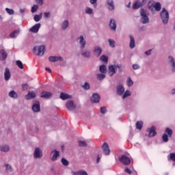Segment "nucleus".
I'll use <instances>...</instances> for the list:
<instances>
[{"label":"nucleus","mask_w":175,"mask_h":175,"mask_svg":"<svg viewBox=\"0 0 175 175\" xmlns=\"http://www.w3.org/2000/svg\"><path fill=\"white\" fill-rule=\"evenodd\" d=\"M160 18L163 25H167V23H169V12L166 10V8H163L161 11Z\"/></svg>","instance_id":"nucleus-1"},{"label":"nucleus","mask_w":175,"mask_h":175,"mask_svg":"<svg viewBox=\"0 0 175 175\" xmlns=\"http://www.w3.org/2000/svg\"><path fill=\"white\" fill-rule=\"evenodd\" d=\"M139 14L141 16V23L142 24H148L150 23V18H148V14L147 12L142 8L139 10Z\"/></svg>","instance_id":"nucleus-2"},{"label":"nucleus","mask_w":175,"mask_h":175,"mask_svg":"<svg viewBox=\"0 0 175 175\" xmlns=\"http://www.w3.org/2000/svg\"><path fill=\"white\" fill-rule=\"evenodd\" d=\"M46 51V46L44 45L37 46L33 48V53L37 55H43Z\"/></svg>","instance_id":"nucleus-3"},{"label":"nucleus","mask_w":175,"mask_h":175,"mask_svg":"<svg viewBox=\"0 0 175 175\" xmlns=\"http://www.w3.org/2000/svg\"><path fill=\"white\" fill-rule=\"evenodd\" d=\"M167 64L172 73H175V59L173 56L170 55L167 57Z\"/></svg>","instance_id":"nucleus-4"},{"label":"nucleus","mask_w":175,"mask_h":175,"mask_svg":"<svg viewBox=\"0 0 175 175\" xmlns=\"http://www.w3.org/2000/svg\"><path fill=\"white\" fill-rule=\"evenodd\" d=\"M33 155L35 159H40V158L43 157V152L42 151L40 148L36 147L34 150Z\"/></svg>","instance_id":"nucleus-5"},{"label":"nucleus","mask_w":175,"mask_h":175,"mask_svg":"<svg viewBox=\"0 0 175 175\" xmlns=\"http://www.w3.org/2000/svg\"><path fill=\"white\" fill-rule=\"evenodd\" d=\"M119 161L125 166L131 164V159L126 157V155L125 154H123L120 157H119Z\"/></svg>","instance_id":"nucleus-6"},{"label":"nucleus","mask_w":175,"mask_h":175,"mask_svg":"<svg viewBox=\"0 0 175 175\" xmlns=\"http://www.w3.org/2000/svg\"><path fill=\"white\" fill-rule=\"evenodd\" d=\"M77 42H78L80 49H84L85 47V44H87V42L85 41V39L84 38L83 36H80L77 38Z\"/></svg>","instance_id":"nucleus-7"},{"label":"nucleus","mask_w":175,"mask_h":175,"mask_svg":"<svg viewBox=\"0 0 175 175\" xmlns=\"http://www.w3.org/2000/svg\"><path fill=\"white\" fill-rule=\"evenodd\" d=\"M105 6H107V9L110 12H113V10H115L116 9L113 0H107L105 3Z\"/></svg>","instance_id":"nucleus-8"},{"label":"nucleus","mask_w":175,"mask_h":175,"mask_svg":"<svg viewBox=\"0 0 175 175\" xmlns=\"http://www.w3.org/2000/svg\"><path fill=\"white\" fill-rule=\"evenodd\" d=\"M66 107L68 109V110L72 111L76 109V104H75L74 100H68L66 103Z\"/></svg>","instance_id":"nucleus-9"},{"label":"nucleus","mask_w":175,"mask_h":175,"mask_svg":"<svg viewBox=\"0 0 175 175\" xmlns=\"http://www.w3.org/2000/svg\"><path fill=\"white\" fill-rule=\"evenodd\" d=\"M92 103H99L100 100V96L98 93H94L90 98Z\"/></svg>","instance_id":"nucleus-10"},{"label":"nucleus","mask_w":175,"mask_h":175,"mask_svg":"<svg viewBox=\"0 0 175 175\" xmlns=\"http://www.w3.org/2000/svg\"><path fill=\"white\" fill-rule=\"evenodd\" d=\"M31 109L33 113H39L40 111V103L39 101H35Z\"/></svg>","instance_id":"nucleus-11"},{"label":"nucleus","mask_w":175,"mask_h":175,"mask_svg":"<svg viewBox=\"0 0 175 175\" xmlns=\"http://www.w3.org/2000/svg\"><path fill=\"white\" fill-rule=\"evenodd\" d=\"M81 55L83 57V58H91V52L88 49H81Z\"/></svg>","instance_id":"nucleus-12"},{"label":"nucleus","mask_w":175,"mask_h":175,"mask_svg":"<svg viewBox=\"0 0 175 175\" xmlns=\"http://www.w3.org/2000/svg\"><path fill=\"white\" fill-rule=\"evenodd\" d=\"M109 27L111 31L116 32L117 29V22L113 18H111L109 23Z\"/></svg>","instance_id":"nucleus-13"},{"label":"nucleus","mask_w":175,"mask_h":175,"mask_svg":"<svg viewBox=\"0 0 175 175\" xmlns=\"http://www.w3.org/2000/svg\"><path fill=\"white\" fill-rule=\"evenodd\" d=\"M102 51H103V50L99 46H94L93 50L94 55L97 57H100L102 55Z\"/></svg>","instance_id":"nucleus-14"},{"label":"nucleus","mask_w":175,"mask_h":175,"mask_svg":"<svg viewBox=\"0 0 175 175\" xmlns=\"http://www.w3.org/2000/svg\"><path fill=\"white\" fill-rule=\"evenodd\" d=\"M103 151L105 155H110V148L109 147V144L105 142L102 146Z\"/></svg>","instance_id":"nucleus-15"},{"label":"nucleus","mask_w":175,"mask_h":175,"mask_svg":"<svg viewBox=\"0 0 175 175\" xmlns=\"http://www.w3.org/2000/svg\"><path fill=\"white\" fill-rule=\"evenodd\" d=\"M155 128L154 126H152L150 129H147V132H148V137H154L155 135H157V131H155Z\"/></svg>","instance_id":"nucleus-16"},{"label":"nucleus","mask_w":175,"mask_h":175,"mask_svg":"<svg viewBox=\"0 0 175 175\" xmlns=\"http://www.w3.org/2000/svg\"><path fill=\"white\" fill-rule=\"evenodd\" d=\"M49 62H57V61H59V62H62L64 61V57L59 56H51L49 57Z\"/></svg>","instance_id":"nucleus-17"},{"label":"nucleus","mask_w":175,"mask_h":175,"mask_svg":"<svg viewBox=\"0 0 175 175\" xmlns=\"http://www.w3.org/2000/svg\"><path fill=\"white\" fill-rule=\"evenodd\" d=\"M41 25L40 23H37L31 28H30L29 31L33 32V33H38L39 32V29H40Z\"/></svg>","instance_id":"nucleus-18"},{"label":"nucleus","mask_w":175,"mask_h":175,"mask_svg":"<svg viewBox=\"0 0 175 175\" xmlns=\"http://www.w3.org/2000/svg\"><path fill=\"white\" fill-rule=\"evenodd\" d=\"M116 65H111L108 67V70L109 73V76L111 77L113 75H116L117 73V71L116 70Z\"/></svg>","instance_id":"nucleus-19"},{"label":"nucleus","mask_w":175,"mask_h":175,"mask_svg":"<svg viewBox=\"0 0 175 175\" xmlns=\"http://www.w3.org/2000/svg\"><path fill=\"white\" fill-rule=\"evenodd\" d=\"M116 90H117L118 95H120V96L124 95V92H125V88L122 85H119L116 88Z\"/></svg>","instance_id":"nucleus-20"},{"label":"nucleus","mask_w":175,"mask_h":175,"mask_svg":"<svg viewBox=\"0 0 175 175\" xmlns=\"http://www.w3.org/2000/svg\"><path fill=\"white\" fill-rule=\"evenodd\" d=\"M142 6H144V3H142V1H136L133 5V9L136 10L137 9H140V8H142Z\"/></svg>","instance_id":"nucleus-21"},{"label":"nucleus","mask_w":175,"mask_h":175,"mask_svg":"<svg viewBox=\"0 0 175 175\" xmlns=\"http://www.w3.org/2000/svg\"><path fill=\"white\" fill-rule=\"evenodd\" d=\"M53 96V94L49 92H42L41 93L40 97L44 99H50Z\"/></svg>","instance_id":"nucleus-22"},{"label":"nucleus","mask_w":175,"mask_h":175,"mask_svg":"<svg viewBox=\"0 0 175 175\" xmlns=\"http://www.w3.org/2000/svg\"><path fill=\"white\" fill-rule=\"evenodd\" d=\"M6 58H8V53L5 50L1 49L0 51V61H6Z\"/></svg>","instance_id":"nucleus-23"},{"label":"nucleus","mask_w":175,"mask_h":175,"mask_svg":"<svg viewBox=\"0 0 175 175\" xmlns=\"http://www.w3.org/2000/svg\"><path fill=\"white\" fill-rule=\"evenodd\" d=\"M147 6H148V9L150 10V12H152V14H155V13H157V12L155 11L154 3L149 1L148 3Z\"/></svg>","instance_id":"nucleus-24"},{"label":"nucleus","mask_w":175,"mask_h":175,"mask_svg":"<svg viewBox=\"0 0 175 175\" xmlns=\"http://www.w3.org/2000/svg\"><path fill=\"white\" fill-rule=\"evenodd\" d=\"M4 77H5V81H9V80L10 79V70L9 69V68H5V71L4 72Z\"/></svg>","instance_id":"nucleus-25"},{"label":"nucleus","mask_w":175,"mask_h":175,"mask_svg":"<svg viewBox=\"0 0 175 175\" xmlns=\"http://www.w3.org/2000/svg\"><path fill=\"white\" fill-rule=\"evenodd\" d=\"M51 154L53 155L52 158H51V161H57V158H58L59 157V152L57 151V150H55L51 152Z\"/></svg>","instance_id":"nucleus-26"},{"label":"nucleus","mask_w":175,"mask_h":175,"mask_svg":"<svg viewBox=\"0 0 175 175\" xmlns=\"http://www.w3.org/2000/svg\"><path fill=\"white\" fill-rule=\"evenodd\" d=\"M71 173L72 175H88V173H87L84 170H81L78 172L72 171Z\"/></svg>","instance_id":"nucleus-27"},{"label":"nucleus","mask_w":175,"mask_h":175,"mask_svg":"<svg viewBox=\"0 0 175 175\" xmlns=\"http://www.w3.org/2000/svg\"><path fill=\"white\" fill-rule=\"evenodd\" d=\"M36 96V94H35V92H29L28 94L26 95L25 98L27 100H29L31 99H33Z\"/></svg>","instance_id":"nucleus-28"},{"label":"nucleus","mask_w":175,"mask_h":175,"mask_svg":"<svg viewBox=\"0 0 175 175\" xmlns=\"http://www.w3.org/2000/svg\"><path fill=\"white\" fill-rule=\"evenodd\" d=\"M59 98L62 100H66V99H70V98H72V96H70L69 94H65L64 92H62L60 94Z\"/></svg>","instance_id":"nucleus-29"},{"label":"nucleus","mask_w":175,"mask_h":175,"mask_svg":"<svg viewBox=\"0 0 175 175\" xmlns=\"http://www.w3.org/2000/svg\"><path fill=\"white\" fill-rule=\"evenodd\" d=\"M9 150H10V148L8 145H3L0 146V151L2 152H8Z\"/></svg>","instance_id":"nucleus-30"},{"label":"nucleus","mask_w":175,"mask_h":175,"mask_svg":"<svg viewBox=\"0 0 175 175\" xmlns=\"http://www.w3.org/2000/svg\"><path fill=\"white\" fill-rule=\"evenodd\" d=\"M8 96H10V98H12V99H17L18 98L17 93L14 90H11L8 93Z\"/></svg>","instance_id":"nucleus-31"},{"label":"nucleus","mask_w":175,"mask_h":175,"mask_svg":"<svg viewBox=\"0 0 175 175\" xmlns=\"http://www.w3.org/2000/svg\"><path fill=\"white\" fill-rule=\"evenodd\" d=\"M99 71L100 73L105 74L107 72V67L106 65L102 64L99 66Z\"/></svg>","instance_id":"nucleus-32"},{"label":"nucleus","mask_w":175,"mask_h":175,"mask_svg":"<svg viewBox=\"0 0 175 175\" xmlns=\"http://www.w3.org/2000/svg\"><path fill=\"white\" fill-rule=\"evenodd\" d=\"M135 38L133 37V36H130V44L129 47L130 49H135Z\"/></svg>","instance_id":"nucleus-33"},{"label":"nucleus","mask_w":175,"mask_h":175,"mask_svg":"<svg viewBox=\"0 0 175 175\" xmlns=\"http://www.w3.org/2000/svg\"><path fill=\"white\" fill-rule=\"evenodd\" d=\"M5 170L7 173H12L13 172V167L9 163H5Z\"/></svg>","instance_id":"nucleus-34"},{"label":"nucleus","mask_w":175,"mask_h":175,"mask_svg":"<svg viewBox=\"0 0 175 175\" xmlns=\"http://www.w3.org/2000/svg\"><path fill=\"white\" fill-rule=\"evenodd\" d=\"M154 10L155 12H161V9H162V6L161 5V3H154Z\"/></svg>","instance_id":"nucleus-35"},{"label":"nucleus","mask_w":175,"mask_h":175,"mask_svg":"<svg viewBox=\"0 0 175 175\" xmlns=\"http://www.w3.org/2000/svg\"><path fill=\"white\" fill-rule=\"evenodd\" d=\"M42 17H43V14L40 13V14H36L33 17V20L34 21H36V23H39V21H40V20H42Z\"/></svg>","instance_id":"nucleus-36"},{"label":"nucleus","mask_w":175,"mask_h":175,"mask_svg":"<svg viewBox=\"0 0 175 175\" xmlns=\"http://www.w3.org/2000/svg\"><path fill=\"white\" fill-rule=\"evenodd\" d=\"M68 27H69V21L68 20H65L62 24V29L65 31Z\"/></svg>","instance_id":"nucleus-37"},{"label":"nucleus","mask_w":175,"mask_h":175,"mask_svg":"<svg viewBox=\"0 0 175 175\" xmlns=\"http://www.w3.org/2000/svg\"><path fill=\"white\" fill-rule=\"evenodd\" d=\"M18 33H20V31L18 30H14V31H12L10 34V36L12 38V39H15V38H17V35H18Z\"/></svg>","instance_id":"nucleus-38"},{"label":"nucleus","mask_w":175,"mask_h":175,"mask_svg":"<svg viewBox=\"0 0 175 175\" xmlns=\"http://www.w3.org/2000/svg\"><path fill=\"white\" fill-rule=\"evenodd\" d=\"M165 133L168 137H172V135H173V130H172L170 128H166Z\"/></svg>","instance_id":"nucleus-39"},{"label":"nucleus","mask_w":175,"mask_h":175,"mask_svg":"<svg viewBox=\"0 0 175 175\" xmlns=\"http://www.w3.org/2000/svg\"><path fill=\"white\" fill-rule=\"evenodd\" d=\"M85 12L86 14H94V10L90 7H86Z\"/></svg>","instance_id":"nucleus-40"},{"label":"nucleus","mask_w":175,"mask_h":175,"mask_svg":"<svg viewBox=\"0 0 175 175\" xmlns=\"http://www.w3.org/2000/svg\"><path fill=\"white\" fill-rule=\"evenodd\" d=\"M108 43L112 49H114L116 47V41L114 40L108 39Z\"/></svg>","instance_id":"nucleus-41"},{"label":"nucleus","mask_w":175,"mask_h":175,"mask_svg":"<svg viewBox=\"0 0 175 175\" xmlns=\"http://www.w3.org/2000/svg\"><path fill=\"white\" fill-rule=\"evenodd\" d=\"M127 87H132L133 85V81H132V78L129 77L126 81Z\"/></svg>","instance_id":"nucleus-42"},{"label":"nucleus","mask_w":175,"mask_h":175,"mask_svg":"<svg viewBox=\"0 0 175 175\" xmlns=\"http://www.w3.org/2000/svg\"><path fill=\"white\" fill-rule=\"evenodd\" d=\"M135 126H136L137 129L141 130L142 128H143V122H142V121L137 122Z\"/></svg>","instance_id":"nucleus-43"},{"label":"nucleus","mask_w":175,"mask_h":175,"mask_svg":"<svg viewBox=\"0 0 175 175\" xmlns=\"http://www.w3.org/2000/svg\"><path fill=\"white\" fill-rule=\"evenodd\" d=\"M39 9V5H33L32 7H31V13H36V12H38V10Z\"/></svg>","instance_id":"nucleus-44"},{"label":"nucleus","mask_w":175,"mask_h":175,"mask_svg":"<svg viewBox=\"0 0 175 175\" xmlns=\"http://www.w3.org/2000/svg\"><path fill=\"white\" fill-rule=\"evenodd\" d=\"M100 61H102L103 62H107L109 61V57L105 55H103L100 57Z\"/></svg>","instance_id":"nucleus-45"},{"label":"nucleus","mask_w":175,"mask_h":175,"mask_svg":"<svg viewBox=\"0 0 175 175\" xmlns=\"http://www.w3.org/2000/svg\"><path fill=\"white\" fill-rule=\"evenodd\" d=\"M106 78V75L103 73L102 74H97V79L98 80H99L100 81H102V80H103V79Z\"/></svg>","instance_id":"nucleus-46"},{"label":"nucleus","mask_w":175,"mask_h":175,"mask_svg":"<svg viewBox=\"0 0 175 175\" xmlns=\"http://www.w3.org/2000/svg\"><path fill=\"white\" fill-rule=\"evenodd\" d=\"M162 139L165 143H167L169 142V135H167L166 133H164L162 136Z\"/></svg>","instance_id":"nucleus-47"},{"label":"nucleus","mask_w":175,"mask_h":175,"mask_svg":"<svg viewBox=\"0 0 175 175\" xmlns=\"http://www.w3.org/2000/svg\"><path fill=\"white\" fill-rule=\"evenodd\" d=\"M90 3L96 9L98 7V0H90Z\"/></svg>","instance_id":"nucleus-48"},{"label":"nucleus","mask_w":175,"mask_h":175,"mask_svg":"<svg viewBox=\"0 0 175 175\" xmlns=\"http://www.w3.org/2000/svg\"><path fill=\"white\" fill-rule=\"evenodd\" d=\"M5 12H7V13L10 14V16H13V14H14V10L13 9L6 8Z\"/></svg>","instance_id":"nucleus-49"},{"label":"nucleus","mask_w":175,"mask_h":175,"mask_svg":"<svg viewBox=\"0 0 175 175\" xmlns=\"http://www.w3.org/2000/svg\"><path fill=\"white\" fill-rule=\"evenodd\" d=\"M82 88H83V90H90V88H91V86L90 85V83H88V82H85L83 85H82Z\"/></svg>","instance_id":"nucleus-50"},{"label":"nucleus","mask_w":175,"mask_h":175,"mask_svg":"<svg viewBox=\"0 0 175 175\" xmlns=\"http://www.w3.org/2000/svg\"><path fill=\"white\" fill-rule=\"evenodd\" d=\"M16 64L20 69H24V66H23V62L21 61L17 60Z\"/></svg>","instance_id":"nucleus-51"},{"label":"nucleus","mask_w":175,"mask_h":175,"mask_svg":"<svg viewBox=\"0 0 175 175\" xmlns=\"http://www.w3.org/2000/svg\"><path fill=\"white\" fill-rule=\"evenodd\" d=\"M62 163L64 165V166H69V161H68L66 159L62 158Z\"/></svg>","instance_id":"nucleus-52"},{"label":"nucleus","mask_w":175,"mask_h":175,"mask_svg":"<svg viewBox=\"0 0 175 175\" xmlns=\"http://www.w3.org/2000/svg\"><path fill=\"white\" fill-rule=\"evenodd\" d=\"M128 96H131V92L129 90H126L122 96V99H125V98H128Z\"/></svg>","instance_id":"nucleus-53"},{"label":"nucleus","mask_w":175,"mask_h":175,"mask_svg":"<svg viewBox=\"0 0 175 175\" xmlns=\"http://www.w3.org/2000/svg\"><path fill=\"white\" fill-rule=\"evenodd\" d=\"M115 68H118L119 73H121L122 72V66L120 64H115Z\"/></svg>","instance_id":"nucleus-54"},{"label":"nucleus","mask_w":175,"mask_h":175,"mask_svg":"<svg viewBox=\"0 0 175 175\" xmlns=\"http://www.w3.org/2000/svg\"><path fill=\"white\" fill-rule=\"evenodd\" d=\"M79 147H87L88 144L87 142H83V141H79Z\"/></svg>","instance_id":"nucleus-55"},{"label":"nucleus","mask_w":175,"mask_h":175,"mask_svg":"<svg viewBox=\"0 0 175 175\" xmlns=\"http://www.w3.org/2000/svg\"><path fill=\"white\" fill-rule=\"evenodd\" d=\"M100 113L101 114H106V113H107V109H106V107H100Z\"/></svg>","instance_id":"nucleus-56"},{"label":"nucleus","mask_w":175,"mask_h":175,"mask_svg":"<svg viewBox=\"0 0 175 175\" xmlns=\"http://www.w3.org/2000/svg\"><path fill=\"white\" fill-rule=\"evenodd\" d=\"M170 159H171V161H174V162H175V152H172L170 154Z\"/></svg>","instance_id":"nucleus-57"},{"label":"nucleus","mask_w":175,"mask_h":175,"mask_svg":"<svg viewBox=\"0 0 175 175\" xmlns=\"http://www.w3.org/2000/svg\"><path fill=\"white\" fill-rule=\"evenodd\" d=\"M133 69L134 70H137V69H140V66L137 64H135L133 65Z\"/></svg>","instance_id":"nucleus-58"},{"label":"nucleus","mask_w":175,"mask_h":175,"mask_svg":"<svg viewBox=\"0 0 175 175\" xmlns=\"http://www.w3.org/2000/svg\"><path fill=\"white\" fill-rule=\"evenodd\" d=\"M44 15L45 18H50L51 17V13L50 12H44Z\"/></svg>","instance_id":"nucleus-59"},{"label":"nucleus","mask_w":175,"mask_h":175,"mask_svg":"<svg viewBox=\"0 0 175 175\" xmlns=\"http://www.w3.org/2000/svg\"><path fill=\"white\" fill-rule=\"evenodd\" d=\"M22 90L23 91H27L28 90V85L27 83H24L22 85Z\"/></svg>","instance_id":"nucleus-60"},{"label":"nucleus","mask_w":175,"mask_h":175,"mask_svg":"<svg viewBox=\"0 0 175 175\" xmlns=\"http://www.w3.org/2000/svg\"><path fill=\"white\" fill-rule=\"evenodd\" d=\"M152 53V49H149L148 51H145L144 54L148 56V55H151Z\"/></svg>","instance_id":"nucleus-61"},{"label":"nucleus","mask_w":175,"mask_h":175,"mask_svg":"<svg viewBox=\"0 0 175 175\" xmlns=\"http://www.w3.org/2000/svg\"><path fill=\"white\" fill-rule=\"evenodd\" d=\"M124 172L126 173H128V174H132V171L131 170H129V168H128V167H125Z\"/></svg>","instance_id":"nucleus-62"},{"label":"nucleus","mask_w":175,"mask_h":175,"mask_svg":"<svg viewBox=\"0 0 175 175\" xmlns=\"http://www.w3.org/2000/svg\"><path fill=\"white\" fill-rule=\"evenodd\" d=\"M37 5L42 6L43 5V0H36Z\"/></svg>","instance_id":"nucleus-63"},{"label":"nucleus","mask_w":175,"mask_h":175,"mask_svg":"<svg viewBox=\"0 0 175 175\" xmlns=\"http://www.w3.org/2000/svg\"><path fill=\"white\" fill-rule=\"evenodd\" d=\"M51 172L53 174H58V171L55 170L54 168H51Z\"/></svg>","instance_id":"nucleus-64"}]
</instances>
